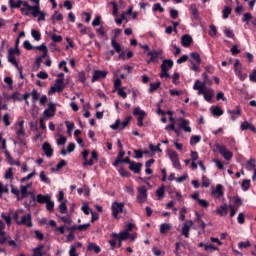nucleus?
<instances>
[{"mask_svg": "<svg viewBox=\"0 0 256 256\" xmlns=\"http://www.w3.org/2000/svg\"><path fill=\"white\" fill-rule=\"evenodd\" d=\"M8 5L12 13H15L14 9H20L22 15H25L26 17L31 15V9H33V15H35V11H37V8H33L29 2L23 0H8Z\"/></svg>", "mask_w": 256, "mask_h": 256, "instance_id": "obj_1", "label": "nucleus"}, {"mask_svg": "<svg viewBox=\"0 0 256 256\" xmlns=\"http://www.w3.org/2000/svg\"><path fill=\"white\" fill-rule=\"evenodd\" d=\"M82 157H83V167H87V165L89 166V167H93V165H95V162L93 161V160H95V161H97L98 159H99V156L97 155V151H95V150H93L92 152H91V159L89 160V159H87V157H89V150H84L83 152H82Z\"/></svg>", "mask_w": 256, "mask_h": 256, "instance_id": "obj_2", "label": "nucleus"}, {"mask_svg": "<svg viewBox=\"0 0 256 256\" xmlns=\"http://www.w3.org/2000/svg\"><path fill=\"white\" fill-rule=\"evenodd\" d=\"M167 65H168V68H173V60L165 59L162 61L161 73H160L161 79H169V77H171V75L168 72L169 70L167 68Z\"/></svg>", "mask_w": 256, "mask_h": 256, "instance_id": "obj_3", "label": "nucleus"}, {"mask_svg": "<svg viewBox=\"0 0 256 256\" xmlns=\"http://www.w3.org/2000/svg\"><path fill=\"white\" fill-rule=\"evenodd\" d=\"M123 209H125V203L123 202H113L111 205L112 217L114 219H121L119 213H123Z\"/></svg>", "mask_w": 256, "mask_h": 256, "instance_id": "obj_4", "label": "nucleus"}, {"mask_svg": "<svg viewBox=\"0 0 256 256\" xmlns=\"http://www.w3.org/2000/svg\"><path fill=\"white\" fill-rule=\"evenodd\" d=\"M25 120H18L16 123V136L19 142L23 143L25 140Z\"/></svg>", "mask_w": 256, "mask_h": 256, "instance_id": "obj_5", "label": "nucleus"}, {"mask_svg": "<svg viewBox=\"0 0 256 256\" xmlns=\"http://www.w3.org/2000/svg\"><path fill=\"white\" fill-rule=\"evenodd\" d=\"M242 69H243V65L241 64V61L236 60L234 63V73L236 77L240 79V81H245V79H247V74L243 73Z\"/></svg>", "mask_w": 256, "mask_h": 256, "instance_id": "obj_6", "label": "nucleus"}, {"mask_svg": "<svg viewBox=\"0 0 256 256\" xmlns=\"http://www.w3.org/2000/svg\"><path fill=\"white\" fill-rule=\"evenodd\" d=\"M216 149L226 161L233 159V152L229 151L225 145L217 144Z\"/></svg>", "mask_w": 256, "mask_h": 256, "instance_id": "obj_7", "label": "nucleus"}, {"mask_svg": "<svg viewBox=\"0 0 256 256\" xmlns=\"http://www.w3.org/2000/svg\"><path fill=\"white\" fill-rule=\"evenodd\" d=\"M138 194L136 196L137 202L140 205L147 202V187L146 186H139L137 188Z\"/></svg>", "mask_w": 256, "mask_h": 256, "instance_id": "obj_8", "label": "nucleus"}, {"mask_svg": "<svg viewBox=\"0 0 256 256\" xmlns=\"http://www.w3.org/2000/svg\"><path fill=\"white\" fill-rule=\"evenodd\" d=\"M17 225H23L24 227L31 229V227H33V217L31 216V213L21 216L20 221H17Z\"/></svg>", "mask_w": 256, "mask_h": 256, "instance_id": "obj_9", "label": "nucleus"}, {"mask_svg": "<svg viewBox=\"0 0 256 256\" xmlns=\"http://www.w3.org/2000/svg\"><path fill=\"white\" fill-rule=\"evenodd\" d=\"M65 89V81L63 79H56L54 86L50 88V93H63Z\"/></svg>", "mask_w": 256, "mask_h": 256, "instance_id": "obj_10", "label": "nucleus"}, {"mask_svg": "<svg viewBox=\"0 0 256 256\" xmlns=\"http://www.w3.org/2000/svg\"><path fill=\"white\" fill-rule=\"evenodd\" d=\"M168 156L172 162L174 169H178V171H181L182 167L181 162L179 161V154H177V152L175 151H171L169 152Z\"/></svg>", "mask_w": 256, "mask_h": 256, "instance_id": "obj_11", "label": "nucleus"}, {"mask_svg": "<svg viewBox=\"0 0 256 256\" xmlns=\"http://www.w3.org/2000/svg\"><path fill=\"white\" fill-rule=\"evenodd\" d=\"M134 117H137V125L138 127H143V119H145V111L141 110V108L137 107L133 111Z\"/></svg>", "mask_w": 256, "mask_h": 256, "instance_id": "obj_12", "label": "nucleus"}, {"mask_svg": "<svg viewBox=\"0 0 256 256\" xmlns=\"http://www.w3.org/2000/svg\"><path fill=\"white\" fill-rule=\"evenodd\" d=\"M148 57H150L149 60H147V63H157L159 61V56L163 55V50H152L147 53Z\"/></svg>", "mask_w": 256, "mask_h": 256, "instance_id": "obj_13", "label": "nucleus"}, {"mask_svg": "<svg viewBox=\"0 0 256 256\" xmlns=\"http://www.w3.org/2000/svg\"><path fill=\"white\" fill-rule=\"evenodd\" d=\"M228 115H230L231 121H237L241 117V106H236L234 110H227Z\"/></svg>", "mask_w": 256, "mask_h": 256, "instance_id": "obj_14", "label": "nucleus"}, {"mask_svg": "<svg viewBox=\"0 0 256 256\" xmlns=\"http://www.w3.org/2000/svg\"><path fill=\"white\" fill-rule=\"evenodd\" d=\"M205 82H201L199 80H197L194 85H193V89L194 91H198V95H205L207 88H205Z\"/></svg>", "mask_w": 256, "mask_h": 256, "instance_id": "obj_15", "label": "nucleus"}, {"mask_svg": "<svg viewBox=\"0 0 256 256\" xmlns=\"http://www.w3.org/2000/svg\"><path fill=\"white\" fill-rule=\"evenodd\" d=\"M32 8H35V14H33V9L30 10V15L32 17H38V21H45V12H41V6H32Z\"/></svg>", "mask_w": 256, "mask_h": 256, "instance_id": "obj_16", "label": "nucleus"}, {"mask_svg": "<svg viewBox=\"0 0 256 256\" xmlns=\"http://www.w3.org/2000/svg\"><path fill=\"white\" fill-rule=\"evenodd\" d=\"M191 227H193V220L186 221L182 225V232L181 234L186 238L189 239V231H191Z\"/></svg>", "mask_w": 256, "mask_h": 256, "instance_id": "obj_17", "label": "nucleus"}, {"mask_svg": "<svg viewBox=\"0 0 256 256\" xmlns=\"http://www.w3.org/2000/svg\"><path fill=\"white\" fill-rule=\"evenodd\" d=\"M55 111H57V109L55 108V104L49 103L48 109L44 110L43 115L44 117H46V119H49L55 116Z\"/></svg>", "mask_w": 256, "mask_h": 256, "instance_id": "obj_18", "label": "nucleus"}, {"mask_svg": "<svg viewBox=\"0 0 256 256\" xmlns=\"http://www.w3.org/2000/svg\"><path fill=\"white\" fill-rule=\"evenodd\" d=\"M107 71L105 70H95L92 76V83L99 81V79H105L107 77Z\"/></svg>", "mask_w": 256, "mask_h": 256, "instance_id": "obj_19", "label": "nucleus"}, {"mask_svg": "<svg viewBox=\"0 0 256 256\" xmlns=\"http://www.w3.org/2000/svg\"><path fill=\"white\" fill-rule=\"evenodd\" d=\"M111 237H113V239H117L118 241H127V239L130 237V234L127 231H122L119 234L112 233Z\"/></svg>", "mask_w": 256, "mask_h": 256, "instance_id": "obj_20", "label": "nucleus"}, {"mask_svg": "<svg viewBox=\"0 0 256 256\" xmlns=\"http://www.w3.org/2000/svg\"><path fill=\"white\" fill-rule=\"evenodd\" d=\"M215 213L220 217H225L229 213V206L227 204H223L216 209Z\"/></svg>", "mask_w": 256, "mask_h": 256, "instance_id": "obj_21", "label": "nucleus"}, {"mask_svg": "<svg viewBox=\"0 0 256 256\" xmlns=\"http://www.w3.org/2000/svg\"><path fill=\"white\" fill-rule=\"evenodd\" d=\"M141 167H143V164L139 162L137 163L135 161H132L129 165L130 171H132L135 174L141 173Z\"/></svg>", "mask_w": 256, "mask_h": 256, "instance_id": "obj_22", "label": "nucleus"}, {"mask_svg": "<svg viewBox=\"0 0 256 256\" xmlns=\"http://www.w3.org/2000/svg\"><path fill=\"white\" fill-rule=\"evenodd\" d=\"M81 247H83L81 242H76L75 244L71 245L69 256H79V254H77V249H81Z\"/></svg>", "mask_w": 256, "mask_h": 256, "instance_id": "obj_23", "label": "nucleus"}, {"mask_svg": "<svg viewBox=\"0 0 256 256\" xmlns=\"http://www.w3.org/2000/svg\"><path fill=\"white\" fill-rule=\"evenodd\" d=\"M179 121L181 123L179 124L180 129H183L186 133H191V127H189V120L185 118H180Z\"/></svg>", "mask_w": 256, "mask_h": 256, "instance_id": "obj_24", "label": "nucleus"}, {"mask_svg": "<svg viewBox=\"0 0 256 256\" xmlns=\"http://www.w3.org/2000/svg\"><path fill=\"white\" fill-rule=\"evenodd\" d=\"M43 249H45V245H38L37 247L32 249V256H45V251H43Z\"/></svg>", "mask_w": 256, "mask_h": 256, "instance_id": "obj_25", "label": "nucleus"}, {"mask_svg": "<svg viewBox=\"0 0 256 256\" xmlns=\"http://www.w3.org/2000/svg\"><path fill=\"white\" fill-rule=\"evenodd\" d=\"M42 149L46 155V157H53V148L49 142H44L42 145Z\"/></svg>", "mask_w": 256, "mask_h": 256, "instance_id": "obj_26", "label": "nucleus"}, {"mask_svg": "<svg viewBox=\"0 0 256 256\" xmlns=\"http://www.w3.org/2000/svg\"><path fill=\"white\" fill-rule=\"evenodd\" d=\"M181 43L183 47H191V43H193V38L190 35H183L181 37Z\"/></svg>", "mask_w": 256, "mask_h": 256, "instance_id": "obj_27", "label": "nucleus"}, {"mask_svg": "<svg viewBox=\"0 0 256 256\" xmlns=\"http://www.w3.org/2000/svg\"><path fill=\"white\" fill-rule=\"evenodd\" d=\"M29 187H31V184H27L25 186H23V185L20 186V193H21L20 200L26 199V197H29V192H28Z\"/></svg>", "mask_w": 256, "mask_h": 256, "instance_id": "obj_28", "label": "nucleus"}, {"mask_svg": "<svg viewBox=\"0 0 256 256\" xmlns=\"http://www.w3.org/2000/svg\"><path fill=\"white\" fill-rule=\"evenodd\" d=\"M8 62L11 63V65H14L18 71H21V67H19V63L17 62V59H15V55L11 54V52H8Z\"/></svg>", "mask_w": 256, "mask_h": 256, "instance_id": "obj_29", "label": "nucleus"}, {"mask_svg": "<svg viewBox=\"0 0 256 256\" xmlns=\"http://www.w3.org/2000/svg\"><path fill=\"white\" fill-rule=\"evenodd\" d=\"M190 13L194 21H199V10L195 4L190 5Z\"/></svg>", "mask_w": 256, "mask_h": 256, "instance_id": "obj_30", "label": "nucleus"}, {"mask_svg": "<svg viewBox=\"0 0 256 256\" xmlns=\"http://www.w3.org/2000/svg\"><path fill=\"white\" fill-rule=\"evenodd\" d=\"M214 197H216V199H220L221 197H223V185L218 184L216 186V189L214 191H212Z\"/></svg>", "mask_w": 256, "mask_h": 256, "instance_id": "obj_31", "label": "nucleus"}, {"mask_svg": "<svg viewBox=\"0 0 256 256\" xmlns=\"http://www.w3.org/2000/svg\"><path fill=\"white\" fill-rule=\"evenodd\" d=\"M173 229V226L169 223H162L160 225V233L161 235H166L168 231H171Z\"/></svg>", "mask_w": 256, "mask_h": 256, "instance_id": "obj_32", "label": "nucleus"}, {"mask_svg": "<svg viewBox=\"0 0 256 256\" xmlns=\"http://www.w3.org/2000/svg\"><path fill=\"white\" fill-rule=\"evenodd\" d=\"M50 199H51V196L49 195L38 194L36 196V201L37 203H40V204L47 203Z\"/></svg>", "mask_w": 256, "mask_h": 256, "instance_id": "obj_33", "label": "nucleus"}, {"mask_svg": "<svg viewBox=\"0 0 256 256\" xmlns=\"http://www.w3.org/2000/svg\"><path fill=\"white\" fill-rule=\"evenodd\" d=\"M111 46L113 47V49L116 53H119L121 51V44L117 43V37L116 36L112 37Z\"/></svg>", "mask_w": 256, "mask_h": 256, "instance_id": "obj_34", "label": "nucleus"}, {"mask_svg": "<svg viewBox=\"0 0 256 256\" xmlns=\"http://www.w3.org/2000/svg\"><path fill=\"white\" fill-rule=\"evenodd\" d=\"M159 87H161V82H152V83H150V87H149V89H148V93H150V94H153V93H155V91H157V89H159Z\"/></svg>", "mask_w": 256, "mask_h": 256, "instance_id": "obj_35", "label": "nucleus"}, {"mask_svg": "<svg viewBox=\"0 0 256 256\" xmlns=\"http://www.w3.org/2000/svg\"><path fill=\"white\" fill-rule=\"evenodd\" d=\"M246 168L248 171H255L256 169V161L255 159L251 158L250 160L247 161Z\"/></svg>", "mask_w": 256, "mask_h": 256, "instance_id": "obj_36", "label": "nucleus"}, {"mask_svg": "<svg viewBox=\"0 0 256 256\" xmlns=\"http://www.w3.org/2000/svg\"><path fill=\"white\" fill-rule=\"evenodd\" d=\"M203 97L205 101H208V103L213 101V90L207 89L206 92H204Z\"/></svg>", "mask_w": 256, "mask_h": 256, "instance_id": "obj_37", "label": "nucleus"}, {"mask_svg": "<svg viewBox=\"0 0 256 256\" xmlns=\"http://www.w3.org/2000/svg\"><path fill=\"white\" fill-rule=\"evenodd\" d=\"M88 251H94L96 253V255H98V253H101V247H99L95 243H90L88 245Z\"/></svg>", "mask_w": 256, "mask_h": 256, "instance_id": "obj_38", "label": "nucleus"}, {"mask_svg": "<svg viewBox=\"0 0 256 256\" xmlns=\"http://www.w3.org/2000/svg\"><path fill=\"white\" fill-rule=\"evenodd\" d=\"M212 115H214V117H221V115H223V109L219 106L212 107Z\"/></svg>", "mask_w": 256, "mask_h": 256, "instance_id": "obj_39", "label": "nucleus"}, {"mask_svg": "<svg viewBox=\"0 0 256 256\" xmlns=\"http://www.w3.org/2000/svg\"><path fill=\"white\" fill-rule=\"evenodd\" d=\"M233 10L229 6H225L224 9L222 10V17L223 19H229V16L231 15V12Z\"/></svg>", "mask_w": 256, "mask_h": 256, "instance_id": "obj_40", "label": "nucleus"}, {"mask_svg": "<svg viewBox=\"0 0 256 256\" xmlns=\"http://www.w3.org/2000/svg\"><path fill=\"white\" fill-rule=\"evenodd\" d=\"M250 187H251V180L245 179L242 181V184H241L242 191H249Z\"/></svg>", "mask_w": 256, "mask_h": 256, "instance_id": "obj_41", "label": "nucleus"}, {"mask_svg": "<svg viewBox=\"0 0 256 256\" xmlns=\"http://www.w3.org/2000/svg\"><path fill=\"white\" fill-rule=\"evenodd\" d=\"M195 222L197 225H199L200 228L205 229V222L203 219H201V215H199V212H196V220Z\"/></svg>", "mask_w": 256, "mask_h": 256, "instance_id": "obj_42", "label": "nucleus"}, {"mask_svg": "<svg viewBox=\"0 0 256 256\" xmlns=\"http://www.w3.org/2000/svg\"><path fill=\"white\" fill-rule=\"evenodd\" d=\"M156 195L159 197V199H163V197H165V185L160 186L156 190Z\"/></svg>", "mask_w": 256, "mask_h": 256, "instance_id": "obj_43", "label": "nucleus"}, {"mask_svg": "<svg viewBox=\"0 0 256 256\" xmlns=\"http://www.w3.org/2000/svg\"><path fill=\"white\" fill-rule=\"evenodd\" d=\"M31 35L35 41H41V32H39V30L32 29Z\"/></svg>", "mask_w": 256, "mask_h": 256, "instance_id": "obj_44", "label": "nucleus"}, {"mask_svg": "<svg viewBox=\"0 0 256 256\" xmlns=\"http://www.w3.org/2000/svg\"><path fill=\"white\" fill-rule=\"evenodd\" d=\"M4 193H9V185H4L3 183L0 182V198L3 197Z\"/></svg>", "mask_w": 256, "mask_h": 256, "instance_id": "obj_45", "label": "nucleus"}, {"mask_svg": "<svg viewBox=\"0 0 256 256\" xmlns=\"http://www.w3.org/2000/svg\"><path fill=\"white\" fill-rule=\"evenodd\" d=\"M191 59H193L194 61H196L197 65H201V56L199 55V53L197 52H192L190 54Z\"/></svg>", "mask_w": 256, "mask_h": 256, "instance_id": "obj_46", "label": "nucleus"}, {"mask_svg": "<svg viewBox=\"0 0 256 256\" xmlns=\"http://www.w3.org/2000/svg\"><path fill=\"white\" fill-rule=\"evenodd\" d=\"M40 181H42V183H46V185L51 183V180H49L47 175H45V171L40 172Z\"/></svg>", "mask_w": 256, "mask_h": 256, "instance_id": "obj_47", "label": "nucleus"}, {"mask_svg": "<svg viewBox=\"0 0 256 256\" xmlns=\"http://www.w3.org/2000/svg\"><path fill=\"white\" fill-rule=\"evenodd\" d=\"M149 149L150 151H152V153H155V151H158V153H163V150L161 149V144H157V146L150 144Z\"/></svg>", "mask_w": 256, "mask_h": 256, "instance_id": "obj_48", "label": "nucleus"}, {"mask_svg": "<svg viewBox=\"0 0 256 256\" xmlns=\"http://www.w3.org/2000/svg\"><path fill=\"white\" fill-rule=\"evenodd\" d=\"M30 95L32 96V102L36 103L39 100V92L37 91V89H33L32 92L30 93Z\"/></svg>", "mask_w": 256, "mask_h": 256, "instance_id": "obj_49", "label": "nucleus"}, {"mask_svg": "<svg viewBox=\"0 0 256 256\" xmlns=\"http://www.w3.org/2000/svg\"><path fill=\"white\" fill-rule=\"evenodd\" d=\"M131 119H132V117L129 116L122 123H120V131L125 129V127H127L129 125V123H131Z\"/></svg>", "mask_w": 256, "mask_h": 256, "instance_id": "obj_50", "label": "nucleus"}, {"mask_svg": "<svg viewBox=\"0 0 256 256\" xmlns=\"http://www.w3.org/2000/svg\"><path fill=\"white\" fill-rule=\"evenodd\" d=\"M51 39L53 43H61L63 41V36L57 35V34H52Z\"/></svg>", "mask_w": 256, "mask_h": 256, "instance_id": "obj_51", "label": "nucleus"}, {"mask_svg": "<svg viewBox=\"0 0 256 256\" xmlns=\"http://www.w3.org/2000/svg\"><path fill=\"white\" fill-rule=\"evenodd\" d=\"M201 142V136L197 135V136H192L190 138V145H197V143Z\"/></svg>", "mask_w": 256, "mask_h": 256, "instance_id": "obj_52", "label": "nucleus"}, {"mask_svg": "<svg viewBox=\"0 0 256 256\" xmlns=\"http://www.w3.org/2000/svg\"><path fill=\"white\" fill-rule=\"evenodd\" d=\"M46 209L50 213H52V211L55 209V203L53 201H51V199L46 202Z\"/></svg>", "mask_w": 256, "mask_h": 256, "instance_id": "obj_53", "label": "nucleus"}, {"mask_svg": "<svg viewBox=\"0 0 256 256\" xmlns=\"http://www.w3.org/2000/svg\"><path fill=\"white\" fill-rule=\"evenodd\" d=\"M229 209H230V217L231 218L235 217V215H237V211H239V207L233 206V205H230Z\"/></svg>", "mask_w": 256, "mask_h": 256, "instance_id": "obj_54", "label": "nucleus"}, {"mask_svg": "<svg viewBox=\"0 0 256 256\" xmlns=\"http://www.w3.org/2000/svg\"><path fill=\"white\" fill-rule=\"evenodd\" d=\"M117 93L119 97H122V99H127V92H125V87H121L117 90Z\"/></svg>", "mask_w": 256, "mask_h": 256, "instance_id": "obj_55", "label": "nucleus"}, {"mask_svg": "<svg viewBox=\"0 0 256 256\" xmlns=\"http://www.w3.org/2000/svg\"><path fill=\"white\" fill-rule=\"evenodd\" d=\"M238 247H239V249H249V247H251V242H249V241L239 242Z\"/></svg>", "mask_w": 256, "mask_h": 256, "instance_id": "obj_56", "label": "nucleus"}, {"mask_svg": "<svg viewBox=\"0 0 256 256\" xmlns=\"http://www.w3.org/2000/svg\"><path fill=\"white\" fill-rule=\"evenodd\" d=\"M78 77H79V81H81L83 83V85H85V83H87V76L85 75L84 71L79 72Z\"/></svg>", "mask_w": 256, "mask_h": 256, "instance_id": "obj_57", "label": "nucleus"}, {"mask_svg": "<svg viewBox=\"0 0 256 256\" xmlns=\"http://www.w3.org/2000/svg\"><path fill=\"white\" fill-rule=\"evenodd\" d=\"M11 193L17 197L18 201H21V197H19V189L14 185H11Z\"/></svg>", "mask_w": 256, "mask_h": 256, "instance_id": "obj_58", "label": "nucleus"}, {"mask_svg": "<svg viewBox=\"0 0 256 256\" xmlns=\"http://www.w3.org/2000/svg\"><path fill=\"white\" fill-rule=\"evenodd\" d=\"M153 11H159V13H165V8L161 6V3H156L153 6Z\"/></svg>", "mask_w": 256, "mask_h": 256, "instance_id": "obj_59", "label": "nucleus"}, {"mask_svg": "<svg viewBox=\"0 0 256 256\" xmlns=\"http://www.w3.org/2000/svg\"><path fill=\"white\" fill-rule=\"evenodd\" d=\"M224 34L226 35V37H228L229 39H233V37H235V33H233V30L229 29V28H225L224 29Z\"/></svg>", "mask_w": 256, "mask_h": 256, "instance_id": "obj_60", "label": "nucleus"}, {"mask_svg": "<svg viewBox=\"0 0 256 256\" xmlns=\"http://www.w3.org/2000/svg\"><path fill=\"white\" fill-rule=\"evenodd\" d=\"M89 227H91L90 223L81 224V225L77 226V231H87V229H89Z\"/></svg>", "mask_w": 256, "mask_h": 256, "instance_id": "obj_61", "label": "nucleus"}, {"mask_svg": "<svg viewBox=\"0 0 256 256\" xmlns=\"http://www.w3.org/2000/svg\"><path fill=\"white\" fill-rule=\"evenodd\" d=\"M51 19H55L56 21H63V14L56 11L52 15Z\"/></svg>", "mask_w": 256, "mask_h": 256, "instance_id": "obj_62", "label": "nucleus"}, {"mask_svg": "<svg viewBox=\"0 0 256 256\" xmlns=\"http://www.w3.org/2000/svg\"><path fill=\"white\" fill-rule=\"evenodd\" d=\"M5 179H13V168L10 167L8 170L5 172L4 175Z\"/></svg>", "mask_w": 256, "mask_h": 256, "instance_id": "obj_63", "label": "nucleus"}, {"mask_svg": "<svg viewBox=\"0 0 256 256\" xmlns=\"http://www.w3.org/2000/svg\"><path fill=\"white\" fill-rule=\"evenodd\" d=\"M211 185V181L209 178L202 176V187H209Z\"/></svg>", "mask_w": 256, "mask_h": 256, "instance_id": "obj_64", "label": "nucleus"}]
</instances>
